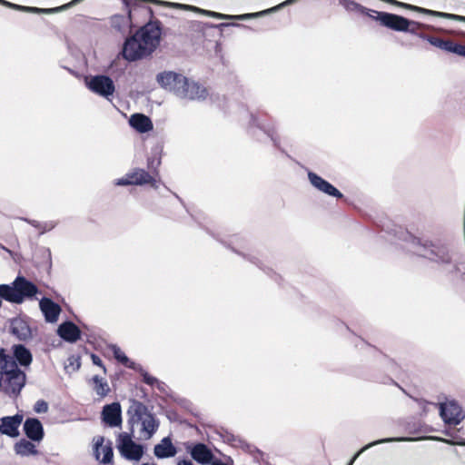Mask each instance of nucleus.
I'll use <instances>...</instances> for the list:
<instances>
[{
  "mask_svg": "<svg viewBox=\"0 0 465 465\" xmlns=\"http://www.w3.org/2000/svg\"><path fill=\"white\" fill-rule=\"evenodd\" d=\"M10 328L11 332L20 341H26L32 336L27 322L20 317L11 320Z\"/></svg>",
  "mask_w": 465,
  "mask_h": 465,
  "instance_id": "nucleus-21",
  "label": "nucleus"
},
{
  "mask_svg": "<svg viewBox=\"0 0 465 465\" xmlns=\"http://www.w3.org/2000/svg\"><path fill=\"white\" fill-rule=\"evenodd\" d=\"M57 334L64 341L74 343L80 339L81 331L73 322L67 321L59 325Z\"/></svg>",
  "mask_w": 465,
  "mask_h": 465,
  "instance_id": "nucleus-18",
  "label": "nucleus"
},
{
  "mask_svg": "<svg viewBox=\"0 0 465 465\" xmlns=\"http://www.w3.org/2000/svg\"><path fill=\"white\" fill-rule=\"evenodd\" d=\"M104 437H97L94 440V452L97 460L104 464H108L112 462L114 457L112 442L107 441L106 444H104Z\"/></svg>",
  "mask_w": 465,
  "mask_h": 465,
  "instance_id": "nucleus-16",
  "label": "nucleus"
},
{
  "mask_svg": "<svg viewBox=\"0 0 465 465\" xmlns=\"http://www.w3.org/2000/svg\"><path fill=\"white\" fill-rule=\"evenodd\" d=\"M428 42L432 45L433 46H436L441 50L453 53L456 54H459L460 53L461 45L455 44L454 42L450 40H443L438 37H430L428 38Z\"/></svg>",
  "mask_w": 465,
  "mask_h": 465,
  "instance_id": "nucleus-26",
  "label": "nucleus"
},
{
  "mask_svg": "<svg viewBox=\"0 0 465 465\" xmlns=\"http://www.w3.org/2000/svg\"><path fill=\"white\" fill-rule=\"evenodd\" d=\"M208 95L209 92L205 86L185 76L176 97L187 101H203Z\"/></svg>",
  "mask_w": 465,
  "mask_h": 465,
  "instance_id": "nucleus-8",
  "label": "nucleus"
},
{
  "mask_svg": "<svg viewBox=\"0 0 465 465\" xmlns=\"http://www.w3.org/2000/svg\"><path fill=\"white\" fill-rule=\"evenodd\" d=\"M424 27H426L425 25L408 19L407 28L404 29L403 32L411 33L412 35H419L420 29H422Z\"/></svg>",
  "mask_w": 465,
  "mask_h": 465,
  "instance_id": "nucleus-35",
  "label": "nucleus"
},
{
  "mask_svg": "<svg viewBox=\"0 0 465 465\" xmlns=\"http://www.w3.org/2000/svg\"><path fill=\"white\" fill-rule=\"evenodd\" d=\"M117 449L120 454L128 460L138 461L143 455V446L132 440V433L123 432L118 435Z\"/></svg>",
  "mask_w": 465,
  "mask_h": 465,
  "instance_id": "nucleus-9",
  "label": "nucleus"
},
{
  "mask_svg": "<svg viewBox=\"0 0 465 465\" xmlns=\"http://www.w3.org/2000/svg\"><path fill=\"white\" fill-rule=\"evenodd\" d=\"M129 124L139 133H147L153 127L151 119L142 114L131 115Z\"/></svg>",
  "mask_w": 465,
  "mask_h": 465,
  "instance_id": "nucleus-24",
  "label": "nucleus"
},
{
  "mask_svg": "<svg viewBox=\"0 0 465 465\" xmlns=\"http://www.w3.org/2000/svg\"><path fill=\"white\" fill-rule=\"evenodd\" d=\"M39 307L47 322H56L61 312V307L49 298H42Z\"/></svg>",
  "mask_w": 465,
  "mask_h": 465,
  "instance_id": "nucleus-19",
  "label": "nucleus"
},
{
  "mask_svg": "<svg viewBox=\"0 0 465 465\" xmlns=\"http://www.w3.org/2000/svg\"><path fill=\"white\" fill-rule=\"evenodd\" d=\"M211 465H228V464H226V463L223 462L221 460H214L211 463Z\"/></svg>",
  "mask_w": 465,
  "mask_h": 465,
  "instance_id": "nucleus-46",
  "label": "nucleus"
},
{
  "mask_svg": "<svg viewBox=\"0 0 465 465\" xmlns=\"http://www.w3.org/2000/svg\"><path fill=\"white\" fill-rule=\"evenodd\" d=\"M462 278H465V272L462 273Z\"/></svg>",
  "mask_w": 465,
  "mask_h": 465,
  "instance_id": "nucleus-53",
  "label": "nucleus"
},
{
  "mask_svg": "<svg viewBox=\"0 0 465 465\" xmlns=\"http://www.w3.org/2000/svg\"><path fill=\"white\" fill-rule=\"evenodd\" d=\"M94 381V390L97 395L100 397H105L109 391L110 388L106 381L99 376L95 375L93 377Z\"/></svg>",
  "mask_w": 465,
  "mask_h": 465,
  "instance_id": "nucleus-34",
  "label": "nucleus"
},
{
  "mask_svg": "<svg viewBox=\"0 0 465 465\" xmlns=\"http://www.w3.org/2000/svg\"><path fill=\"white\" fill-rule=\"evenodd\" d=\"M18 368V365L12 355L5 354L4 350L0 351V375L11 370Z\"/></svg>",
  "mask_w": 465,
  "mask_h": 465,
  "instance_id": "nucleus-32",
  "label": "nucleus"
},
{
  "mask_svg": "<svg viewBox=\"0 0 465 465\" xmlns=\"http://www.w3.org/2000/svg\"><path fill=\"white\" fill-rule=\"evenodd\" d=\"M0 248H1V249H3V250H5V251H6V252H10L7 248H5V247L4 245H2L1 243H0Z\"/></svg>",
  "mask_w": 465,
  "mask_h": 465,
  "instance_id": "nucleus-51",
  "label": "nucleus"
},
{
  "mask_svg": "<svg viewBox=\"0 0 465 465\" xmlns=\"http://www.w3.org/2000/svg\"><path fill=\"white\" fill-rule=\"evenodd\" d=\"M129 173V178L133 180L134 185L151 184L153 188H157L156 181L153 176L143 169L135 168Z\"/></svg>",
  "mask_w": 465,
  "mask_h": 465,
  "instance_id": "nucleus-23",
  "label": "nucleus"
},
{
  "mask_svg": "<svg viewBox=\"0 0 465 465\" xmlns=\"http://www.w3.org/2000/svg\"><path fill=\"white\" fill-rule=\"evenodd\" d=\"M407 6L409 8H411V9L416 10V11H418L420 13H422V14H426V15H432V16H436V17H441V18H446V19H450V20L460 21V22H464L465 23V16H462V15H454V14H449V13H443V12L425 9V8H422V7H417V6H412V5H407Z\"/></svg>",
  "mask_w": 465,
  "mask_h": 465,
  "instance_id": "nucleus-30",
  "label": "nucleus"
},
{
  "mask_svg": "<svg viewBox=\"0 0 465 465\" xmlns=\"http://www.w3.org/2000/svg\"><path fill=\"white\" fill-rule=\"evenodd\" d=\"M34 411L37 413H45L48 411V404L45 401L39 400L35 402Z\"/></svg>",
  "mask_w": 465,
  "mask_h": 465,
  "instance_id": "nucleus-37",
  "label": "nucleus"
},
{
  "mask_svg": "<svg viewBox=\"0 0 465 465\" xmlns=\"http://www.w3.org/2000/svg\"><path fill=\"white\" fill-rule=\"evenodd\" d=\"M460 53H459V55H461V56H464L465 57V45H461V49L460 51Z\"/></svg>",
  "mask_w": 465,
  "mask_h": 465,
  "instance_id": "nucleus-49",
  "label": "nucleus"
},
{
  "mask_svg": "<svg viewBox=\"0 0 465 465\" xmlns=\"http://www.w3.org/2000/svg\"><path fill=\"white\" fill-rule=\"evenodd\" d=\"M440 409V415L444 423L449 425H458L465 418L461 407L455 401H449L436 404Z\"/></svg>",
  "mask_w": 465,
  "mask_h": 465,
  "instance_id": "nucleus-10",
  "label": "nucleus"
},
{
  "mask_svg": "<svg viewBox=\"0 0 465 465\" xmlns=\"http://www.w3.org/2000/svg\"><path fill=\"white\" fill-rule=\"evenodd\" d=\"M161 35L159 22L147 23L125 40L122 51L124 58L134 62L151 55L160 45Z\"/></svg>",
  "mask_w": 465,
  "mask_h": 465,
  "instance_id": "nucleus-1",
  "label": "nucleus"
},
{
  "mask_svg": "<svg viewBox=\"0 0 465 465\" xmlns=\"http://www.w3.org/2000/svg\"><path fill=\"white\" fill-rule=\"evenodd\" d=\"M339 4L348 12H356L366 15L371 18L373 15L372 9H369L353 0H339Z\"/></svg>",
  "mask_w": 465,
  "mask_h": 465,
  "instance_id": "nucleus-31",
  "label": "nucleus"
},
{
  "mask_svg": "<svg viewBox=\"0 0 465 465\" xmlns=\"http://www.w3.org/2000/svg\"><path fill=\"white\" fill-rule=\"evenodd\" d=\"M165 386H166L165 383L163 382V381H160L159 380L154 384V387H156L161 391H165Z\"/></svg>",
  "mask_w": 465,
  "mask_h": 465,
  "instance_id": "nucleus-45",
  "label": "nucleus"
},
{
  "mask_svg": "<svg viewBox=\"0 0 465 465\" xmlns=\"http://www.w3.org/2000/svg\"><path fill=\"white\" fill-rule=\"evenodd\" d=\"M13 357L16 363L18 362L21 366H29L32 362L33 357L30 351L23 344H17L13 346Z\"/></svg>",
  "mask_w": 465,
  "mask_h": 465,
  "instance_id": "nucleus-25",
  "label": "nucleus"
},
{
  "mask_svg": "<svg viewBox=\"0 0 465 465\" xmlns=\"http://www.w3.org/2000/svg\"><path fill=\"white\" fill-rule=\"evenodd\" d=\"M419 403L423 408L424 411H426V405L428 404V402H426L424 401H419Z\"/></svg>",
  "mask_w": 465,
  "mask_h": 465,
  "instance_id": "nucleus-50",
  "label": "nucleus"
},
{
  "mask_svg": "<svg viewBox=\"0 0 465 465\" xmlns=\"http://www.w3.org/2000/svg\"><path fill=\"white\" fill-rule=\"evenodd\" d=\"M22 421L23 416L20 414L3 417L0 420V433L11 438L18 437Z\"/></svg>",
  "mask_w": 465,
  "mask_h": 465,
  "instance_id": "nucleus-14",
  "label": "nucleus"
},
{
  "mask_svg": "<svg viewBox=\"0 0 465 465\" xmlns=\"http://www.w3.org/2000/svg\"><path fill=\"white\" fill-rule=\"evenodd\" d=\"M404 241L408 249L419 256L440 264H450L452 262V256L446 245L422 241L408 232L405 233Z\"/></svg>",
  "mask_w": 465,
  "mask_h": 465,
  "instance_id": "nucleus-4",
  "label": "nucleus"
},
{
  "mask_svg": "<svg viewBox=\"0 0 465 465\" xmlns=\"http://www.w3.org/2000/svg\"><path fill=\"white\" fill-rule=\"evenodd\" d=\"M22 220H24L25 222L28 223L29 224H31L32 226L35 227V228H39L41 226V223L35 221V220H29V219H26V218H23Z\"/></svg>",
  "mask_w": 465,
  "mask_h": 465,
  "instance_id": "nucleus-44",
  "label": "nucleus"
},
{
  "mask_svg": "<svg viewBox=\"0 0 465 465\" xmlns=\"http://www.w3.org/2000/svg\"><path fill=\"white\" fill-rule=\"evenodd\" d=\"M127 414L131 433L134 435L137 431L139 440H150L160 426V421L155 416L143 403L138 401H132Z\"/></svg>",
  "mask_w": 465,
  "mask_h": 465,
  "instance_id": "nucleus-3",
  "label": "nucleus"
},
{
  "mask_svg": "<svg viewBox=\"0 0 465 465\" xmlns=\"http://www.w3.org/2000/svg\"><path fill=\"white\" fill-rule=\"evenodd\" d=\"M177 450L169 437L163 438L160 443L153 448V454L158 459H166L175 456Z\"/></svg>",
  "mask_w": 465,
  "mask_h": 465,
  "instance_id": "nucleus-22",
  "label": "nucleus"
},
{
  "mask_svg": "<svg viewBox=\"0 0 465 465\" xmlns=\"http://www.w3.org/2000/svg\"><path fill=\"white\" fill-rule=\"evenodd\" d=\"M55 223L53 222L49 223H41V226L38 228L40 230L41 233H45V232H48L54 228Z\"/></svg>",
  "mask_w": 465,
  "mask_h": 465,
  "instance_id": "nucleus-39",
  "label": "nucleus"
},
{
  "mask_svg": "<svg viewBox=\"0 0 465 465\" xmlns=\"http://www.w3.org/2000/svg\"><path fill=\"white\" fill-rule=\"evenodd\" d=\"M111 25L117 32L124 35L128 32L131 26V16L123 15H115L111 18Z\"/></svg>",
  "mask_w": 465,
  "mask_h": 465,
  "instance_id": "nucleus-29",
  "label": "nucleus"
},
{
  "mask_svg": "<svg viewBox=\"0 0 465 465\" xmlns=\"http://www.w3.org/2000/svg\"><path fill=\"white\" fill-rule=\"evenodd\" d=\"M26 381L25 373L18 368L0 376V389L9 397H17Z\"/></svg>",
  "mask_w": 465,
  "mask_h": 465,
  "instance_id": "nucleus-6",
  "label": "nucleus"
},
{
  "mask_svg": "<svg viewBox=\"0 0 465 465\" xmlns=\"http://www.w3.org/2000/svg\"><path fill=\"white\" fill-rule=\"evenodd\" d=\"M141 373L143 375V381L146 384H148V385H150L152 387H154V384L157 382L158 379H156L155 377L151 376L150 374H148L143 370H141Z\"/></svg>",
  "mask_w": 465,
  "mask_h": 465,
  "instance_id": "nucleus-38",
  "label": "nucleus"
},
{
  "mask_svg": "<svg viewBox=\"0 0 465 465\" xmlns=\"http://www.w3.org/2000/svg\"><path fill=\"white\" fill-rule=\"evenodd\" d=\"M161 35L159 22L147 23L125 40L122 51L124 58L134 62L151 55L160 45Z\"/></svg>",
  "mask_w": 465,
  "mask_h": 465,
  "instance_id": "nucleus-2",
  "label": "nucleus"
},
{
  "mask_svg": "<svg viewBox=\"0 0 465 465\" xmlns=\"http://www.w3.org/2000/svg\"><path fill=\"white\" fill-rule=\"evenodd\" d=\"M5 2V0H0V5H3V3Z\"/></svg>",
  "mask_w": 465,
  "mask_h": 465,
  "instance_id": "nucleus-52",
  "label": "nucleus"
},
{
  "mask_svg": "<svg viewBox=\"0 0 465 465\" xmlns=\"http://www.w3.org/2000/svg\"><path fill=\"white\" fill-rule=\"evenodd\" d=\"M92 361H93L94 364L103 367L104 371H105V368L103 365L102 360L97 355L92 354Z\"/></svg>",
  "mask_w": 465,
  "mask_h": 465,
  "instance_id": "nucleus-43",
  "label": "nucleus"
},
{
  "mask_svg": "<svg viewBox=\"0 0 465 465\" xmlns=\"http://www.w3.org/2000/svg\"><path fill=\"white\" fill-rule=\"evenodd\" d=\"M24 431L33 441H41L44 438V428L41 421L35 418H28L24 423Z\"/></svg>",
  "mask_w": 465,
  "mask_h": 465,
  "instance_id": "nucleus-17",
  "label": "nucleus"
},
{
  "mask_svg": "<svg viewBox=\"0 0 465 465\" xmlns=\"http://www.w3.org/2000/svg\"><path fill=\"white\" fill-rule=\"evenodd\" d=\"M3 5H5L6 7H9V8H12V9H15V10L25 12V6L24 5H16V4H13V3H10L8 1L4 2Z\"/></svg>",
  "mask_w": 465,
  "mask_h": 465,
  "instance_id": "nucleus-42",
  "label": "nucleus"
},
{
  "mask_svg": "<svg viewBox=\"0 0 465 465\" xmlns=\"http://www.w3.org/2000/svg\"><path fill=\"white\" fill-rule=\"evenodd\" d=\"M111 350L114 353V358L123 363L124 366L133 369L137 370L136 364L133 361H131L128 357L124 354V352L117 346V345H112Z\"/></svg>",
  "mask_w": 465,
  "mask_h": 465,
  "instance_id": "nucleus-33",
  "label": "nucleus"
},
{
  "mask_svg": "<svg viewBox=\"0 0 465 465\" xmlns=\"http://www.w3.org/2000/svg\"><path fill=\"white\" fill-rule=\"evenodd\" d=\"M205 25L207 27H209V28H223V27L231 26V25L242 26V25H239V24H230V23H221V24H218V25H215V24H206Z\"/></svg>",
  "mask_w": 465,
  "mask_h": 465,
  "instance_id": "nucleus-40",
  "label": "nucleus"
},
{
  "mask_svg": "<svg viewBox=\"0 0 465 465\" xmlns=\"http://www.w3.org/2000/svg\"><path fill=\"white\" fill-rule=\"evenodd\" d=\"M185 75L174 71H163L156 74L157 84L165 91L173 94L175 96L178 89L181 88Z\"/></svg>",
  "mask_w": 465,
  "mask_h": 465,
  "instance_id": "nucleus-12",
  "label": "nucleus"
},
{
  "mask_svg": "<svg viewBox=\"0 0 465 465\" xmlns=\"http://www.w3.org/2000/svg\"><path fill=\"white\" fill-rule=\"evenodd\" d=\"M114 183L116 186L134 185L133 180H131V178H129V173H127L124 177L114 180Z\"/></svg>",
  "mask_w": 465,
  "mask_h": 465,
  "instance_id": "nucleus-36",
  "label": "nucleus"
},
{
  "mask_svg": "<svg viewBox=\"0 0 465 465\" xmlns=\"http://www.w3.org/2000/svg\"><path fill=\"white\" fill-rule=\"evenodd\" d=\"M39 292L37 286L25 277L18 275L9 284H0V308L2 300L10 303L21 304L25 300H32Z\"/></svg>",
  "mask_w": 465,
  "mask_h": 465,
  "instance_id": "nucleus-5",
  "label": "nucleus"
},
{
  "mask_svg": "<svg viewBox=\"0 0 465 465\" xmlns=\"http://www.w3.org/2000/svg\"><path fill=\"white\" fill-rule=\"evenodd\" d=\"M190 454L200 464H211L213 461V454L204 443L193 445L190 450Z\"/></svg>",
  "mask_w": 465,
  "mask_h": 465,
  "instance_id": "nucleus-20",
  "label": "nucleus"
},
{
  "mask_svg": "<svg viewBox=\"0 0 465 465\" xmlns=\"http://www.w3.org/2000/svg\"><path fill=\"white\" fill-rule=\"evenodd\" d=\"M430 439L431 440H440V441H443L445 443H448V444H450V445H460V446H465V441H458V442H454V441H451L450 440H445V439H441V438H439V437H430Z\"/></svg>",
  "mask_w": 465,
  "mask_h": 465,
  "instance_id": "nucleus-41",
  "label": "nucleus"
},
{
  "mask_svg": "<svg viewBox=\"0 0 465 465\" xmlns=\"http://www.w3.org/2000/svg\"><path fill=\"white\" fill-rule=\"evenodd\" d=\"M419 37L424 39V40H427L428 41V38H430V35H424V34H421L420 32L419 33V35H417Z\"/></svg>",
  "mask_w": 465,
  "mask_h": 465,
  "instance_id": "nucleus-48",
  "label": "nucleus"
},
{
  "mask_svg": "<svg viewBox=\"0 0 465 465\" xmlns=\"http://www.w3.org/2000/svg\"><path fill=\"white\" fill-rule=\"evenodd\" d=\"M15 452L22 457L35 456L38 454V450L34 443L22 439L14 446Z\"/></svg>",
  "mask_w": 465,
  "mask_h": 465,
  "instance_id": "nucleus-27",
  "label": "nucleus"
},
{
  "mask_svg": "<svg viewBox=\"0 0 465 465\" xmlns=\"http://www.w3.org/2000/svg\"><path fill=\"white\" fill-rule=\"evenodd\" d=\"M102 419L110 427H118L122 423V411L119 402H113L104 406Z\"/></svg>",
  "mask_w": 465,
  "mask_h": 465,
  "instance_id": "nucleus-15",
  "label": "nucleus"
},
{
  "mask_svg": "<svg viewBox=\"0 0 465 465\" xmlns=\"http://www.w3.org/2000/svg\"><path fill=\"white\" fill-rule=\"evenodd\" d=\"M84 83L92 93L107 100H110L115 92L114 83L108 75H90L85 77Z\"/></svg>",
  "mask_w": 465,
  "mask_h": 465,
  "instance_id": "nucleus-7",
  "label": "nucleus"
},
{
  "mask_svg": "<svg viewBox=\"0 0 465 465\" xmlns=\"http://www.w3.org/2000/svg\"><path fill=\"white\" fill-rule=\"evenodd\" d=\"M418 439H415V438H384V439H381V440H374L367 445H365L363 448H361L353 457L352 459L351 460V461L349 462L348 465H352V463L355 461V460L365 450H367L368 449L373 447V446H376V445H379V444H382V443H388V442H400V441H414V440H417Z\"/></svg>",
  "mask_w": 465,
  "mask_h": 465,
  "instance_id": "nucleus-28",
  "label": "nucleus"
},
{
  "mask_svg": "<svg viewBox=\"0 0 465 465\" xmlns=\"http://www.w3.org/2000/svg\"><path fill=\"white\" fill-rule=\"evenodd\" d=\"M371 19L380 22V24L389 29L397 32H403L407 28L408 18L387 12H379L374 10Z\"/></svg>",
  "mask_w": 465,
  "mask_h": 465,
  "instance_id": "nucleus-11",
  "label": "nucleus"
},
{
  "mask_svg": "<svg viewBox=\"0 0 465 465\" xmlns=\"http://www.w3.org/2000/svg\"><path fill=\"white\" fill-rule=\"evenodd\" d=\"M460 271V265H459L458 263H455V264H454V266H453V269H452L451 272H453V273H457V272H459Z\"/></svg>",
  "mask_w": 465,
  "mask_h": 465,
  "instance_id": "nucleus-47",
  "label": "nucleus"
},
{
  "mask_svg": "<svg viewBox=\"0 0 465 465\" xmlns=\"http://www.w3.org/2000/svg\"><path fill=\"white\" fill-rule=\"evenodd\" d=\"M308 179L315 189L327 195L336 198H341L343 196L337 188L313 172L308 173Z\"/></svg>",
  "mask_w": 465,
  "mask_h": 465,
  "instance_id": "nucleus-13",
  "label": "nucleus"
}]
</instances>
